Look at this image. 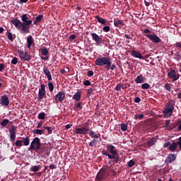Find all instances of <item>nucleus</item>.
<instances>
[{
  "label": "nucleus",
  "instance_id": "f257e3e1",
  "mask_svg": "<svg viewBox=\"0 0 181 181\" xmlns=\"http://www.w3.org/2000/svg\"><path fill=\"white\" fill-rule=\"evenodd\" d=\"M21 21L18 18H13L11 21V23L20 30L21 33H29L30 30V25L33 22L32 19H30V16L29 14H23L21 16Z\"/></svg>",
  "mask_w": 181,
  "mask_h": 181
},
{
  "label": "nucleus",
  "instance_id": "f03ea898",
  "mask_svg": "<svg viewBox=\"0 0 181 181\" xmlns=\"http://www.w3.org/2000/svg\"><path fill=\"white\" fill-rule=\"evenodd\" d=\"M111 58L108 57H98L95 61V64L100 67H104L105 66L106 70H110Z\"/></svg>",
  "mask_w": 181,
  "mask_h": 181
},
{
  "label": "nucleus",
  "instance_id": "7ed1b4c3",
  "mask_svg": "<svg viewBox=\"0 0 181 181\" xmlns=\"http://www.w3.org/2000/svg\"><path fill=\"white\" fill-rule=\"evenodd\" d=\"M173 110H175V103L173 100H170L166 104L165 109L163 112L164 114V118H169L172 117Z\"/></svg>",
  "mask_w": 181,
  "mask_h": 181
},
{
  "label": "nucleus",
  "instance_id": "20e7f679",
  "mask_svg": "<svg viewBox=\"0 0 181 181\" xmlns=\"http://www.w3.org/2000/svg\"><path fill=\"white\" fill-rule=\"evenodd\" d=\"M90 131V127H88V123L86 122L83 124L82 127H76L74 131V135H86Z\"/></svg>",
  "mask_w": 181,
  "mask_h": 181
},
{
  "label": "nucleus",
  "instance_id": "39448f33",
  "mask_svg": "<svg viewBox=\"0 0 181 181\" xmlns=\"http://www.w3.org/2000/svg\"><path fill=\"white\" fill-rule=\"evenodd\" d=\"M110 176V173L106 168H101L96 175V181L105 180Z\"/></svg>",
  "mask_w": 181,
  "mask_h": 181
},
{
  "label": "nucleus",
  "instance_id": "423d86ee",
  "mask_svg": "<svg viewBox=\"0 0 181 181\" xmlns=\"http://www.w3.org/2000/svg\"><path fill=\"white\" fill-rule=\"evenodd\" d=\"M29 149H33V151H41L42 143H40V139L35 137L30 144Z\"/></svg>",
  "mask_w": 181,
  "mask_h": 181
},
{
  "label": "nucleus",
  "instance_id": "0eeeda50",
  "mask_svg": "<svg viewBox=\"0 0 181 181\" xmlns=\"http://www.w3.org/2000/svg\"><path fill=\"white\" fill-rule=\"evenodd\" d=\"M102 155H104V156H107L108 159H113L112 162L114 163H118L119 160H121V157H119V155L117 154L115 156H111V154L108 153V151L107 150L102 151Z\"/></svg>",
  "mask_w": 181,
  "mask_h": 181
},
{
  "label": "nucleus",
  "instance_id": "6e6552de",
  "mask_svg": "<svg viewBox=\"0 0 181 181\" xmlns=\"http://www.w3.org/2000/svg\"><path fill=\"white\" fill-rule=\"evenodd\" d=\"M17 52L19 54L20 59L24 62H30L32 59V57L28 52H24L22 49H18Z\"/></svg>",
  "mask_w": 181,
  "mask_h": 181
},
{
  "label": "nucleus",
  "instance_id": "1a4fd4ad",
  "mask_svg": "<svg viewBox=\"0 0 181 181\" xmlns=\"http://www.w3.org/2000/svg\"><path fill=\"white\" fill-rule=\"evenodd\" d=\"M66 98V93L63 91H59L55 95V103L57 104L58 103H63V100Z\"/></svg>",
  "mask_w": 181,
  "mask_h": 181
},
{
  "label": "nucleus",
  "instance_id": "9d476101",
  "mask_svg": "<svg viewBox=\"0 0 181 181\" xmlns=\"http://www.w3.org/2000/svg\"><path fill=\"white\" fill-rule=\"evenodd\" d=\"M168 78H172L173 83L179 80V74L176 73V71L172 69L170 72L168 73Z\"/></svg>",
  "mask_w": 181,
  "mask_h": 181
},
{
  "label": "nucleus",
  "instance_id": "9b49d317",
  "mask_svg": "<svg viewBox=\"0 0 181 181\" xmlns=\"http://www.w3.org/2000/svg\"><path fill=\"white\" fill-rule=\"evenodd\" d=\"M146 37L149 39L151 42L153 43H160L162 42V40L158 37V35L153 34V35H145Z\"/></svg>",
  "mask_w": 181,
  "mask_h": 181
},
{
  "label": "nucleus",
  "instance_id": "f8f14e48",
  "mask_svg": "<svg viewBox=\"0 0 181 181\" xmlns=\"http://www.w3.org/2000/svg\"><path fill=\"white\" fill-rule=\"evenodd\" d=\"M109 152L111 155V156L118 155V153L117 152V148H115V146H113L112 144H108L107 146V151Z\"/></svg>",
  "mask_w": 181,
  "mask_h": 181
},
{
  "label": "nucleus",
  "instance_id": "ddd939ff",
  "mask_svg": "<svg viewBox=\"0 0 181 181\" xmlns=\"http://www.w3.org/2000/svg\"><path fill=\"white\" fill-rule=\"evenodd\" d=\"M9 98L6 95H4L0 98V104L1 105H4L5 107H8L9 105Z\"/></svg>",
  "mask_w": 181,
  "mask_h": 181
},
{
  "label": "nucleus",
  "instance_id": "4468645a",
  "mask_svg": "<svg viewBox=\"0 0 181 181\" xmlns=\"http://www.w3.org/2000/svg\"><path fill=\"white\" fill-rule=\"evenodd\" d=\"M10 133V141L13 144L15 142V138H16V127H12L9 131Z\"/></svg>",
  "mask_w": 181,
  "mask_h": 181
},
{
  "label": "nucleus",
  "instance_id": "2eb2a0df",
  "mask_svg": "<svg viewBox=\"0 0 181 181\" xmlns=\"http://www.w3.org/2000/svg\"><path fill=\"white\" fill-rule=\"evenodd\" d=\"M90 35L92 36V40H94L97 45H101V43H103V38L97 33H92Z\"/></svg>",
  "mask_w": 181,
  "mask_h": 181
},
{
  "label": "nucleus",
  "instance_id": "dca6fc26",
  "mask_svg": "<svg viewBox=\"0 0 181 181\" xmlns=\"http://www.w3.org/2000/svg\"><path fill=\"white\" fill-rule=\"evenodd\" d=\"M156 142H158V138L151 137L147 141V146H148V148H151V146H153V145H156Z\"/></svg>",
  "mask_w": 181,
  "mask_h": 181
},
{
  "label": "nucleus",
  "instance_id": "f3484780",
  "mask_svg": "<svg viewBox=\"0 0 181 181\" xmlns=\"http://www.w3.org/2000/svg\"><path fill=\"white\" fill-rule=\"evenodd\" d=\"M176 160V156L175 154H169L165 160V163L169 164L172 163V162Z\"/></svg>",
  "mask_w": 181,
  "mask_h": 181
},
{
  "label": "nucleus",
  "instance_id": "a211bd4d",
  "mask_svg": "<svg viewBox=\"0 0 181 181\" xmlns=\"http://www.w3.org/2000/svg\"><path fill=\"white\" fill-rule=\"evenodd\" d=\"M33 43H35V40H33V37H32V35L28 36L27 37V47H28V49H30Z\"/></svg>",
  "mask_w": 181,
  "mask_h": 181
},
{
  "label": "nucleus",
  "instance_id": "6ab92c4d",
  "mask_svg": "<svg viewBox=\"0 0 181 181\" xmlns=\"http://www.w3.org/2000/svg\"><path fill=\"white\" fill-rule=\"evenodd\" d=\"M131 54L133 56V57H136V59H144L142 54L136 50H132L131 52Z\"/></svg>",
  "mask_w": 181,
  "mask_h": 181
},
{
  "label": "nucleus",
  "instance_id": "aec40b11",
  "mask_svg": "<svg viewBox=\"0 0 181 181\" xmlns=\"http://www.w3.org/2000/svg\"><path fill=\"white\" fill-rule=\"evenodd\" d=\"M145 80H146V78L143 77L142 75H139L134 80L135 83L136 84H141L142 83H145Z\"/></svg>",
  "mask_w": 181,
  "mask_h": 181
},
{
  "label": "nucleus",
  "instance_id": "412c9836",
  "mask_svg": "<svg viewBox=\"0 0 181 181\" xmlns=\"http://www.w3.org/2000/svg\"><path fill=\"white\" fill-rule=\"evenodd\" d=\"M43 73L48 78V81H52V74H50V71H49L47 67L43 69Z\"/></svg>",
  "mask_w": 181,
  "mask_h": 181
},
{
  "label": "nucleus",
  "instance_id": "4be33fe9",
  "mask_svg": "<svg viewBox=\"0 0 181 181\" xmlns=\"http://www.w3.org/2000/svg\"><path fill=\"white\" fill-rule=\"evenodd\" d=\"M95 19H97L98 23H101V25H107V20L100 17V16H96Z\"/></svg>",
  "mask_w": 181,
  "mask_h": 181
},
{
  "label": "nucleus",
  "instance_id": "5701e85b",
  "mask_svg": "<svg viewBox=\"0 0 181 181\" xmlns=\"http://www.w3.org/2000/svg\"><path fill=\"white\" fill-rule=\"evenodd\" d=\"M124 21L122 20H115L114 21V25L115 28H119L120 26H124Z\"/></svg>",
  "mask_w": 181,
  "mask_h": 181
},
{
  "label": "nucleus",
  "instance_id": "b1692460",
  "mask_svg": "<svg viewBox=\"0 0 181 181\" xmlns=\"http://www.w3.org/2000/svg\"><path fill=\"white\" fill-rule=\"evenodd\" d=\"M72 98L75 100V101H80V100H81V93L80 91L76 92Z\"/></svg>",
  "mask_w": 181,
  "mask_h": 181
},
{
  "label": "nucleus",
  "instance_id": "393cba45",
  "mask_svg": "<svg viewBox=\"0 0 181 181\" xmlns=\"http://www.w3.org/2000/svg\"><path fill=\"white\" fill-rule=\"evenodd\" d=\"M43 98H46V92L39 91L37 100L40 101V100H43Z\"/></svg>",
  "mask_w": 181,
  "mask_h": 181
},
{
  "label": "nucleus",
  "instance_id": "a878e982",
  "mask_svg": "<svg viewBox=\"0 0 181 181\" xmlns=\"http://www.w3.org/2000/svg\"><path fill=\"white\" fill-rule=\"evenodd\" d=\"M176 148H177V143L173 142V144L170 145L168 149L173 152V151H176Z\"/></svg>",
  "mask_w": 181,
  "mask_h": 181
},
{
  "label": "nucleus",
  "instance_id": "bb28decb",
  "mask_svg": "<svg viewBox=\"0 0 181 181\" xmlns=\"http://www.w3.org/2000/svg\"><path fill=\"white\" fill-rule=\"evenodd\" d=\"M22 142L23 143L24 146H29V144H30V141L29 140V136L23 138Z\"/></svg>",
  "mask_w": 181,
  "mask_h": 181
},
{
  "label": "nucleus",
  "instance_id": "cd10ccee",
  "mask_svg": "<svg viewBox=\"0 0 181 181\" xmlns=\"http://www.w3.org/2000/svg\"><path fill=\"white\" fill-rule=\"evenodd\" d=\"M42 19H43V15H39L37 16L34 21V25H37L39 22H42Z\"/></svg>",
  "mask_w": 181,
  "mask_h": 181
},
{
  "label": "nucleus",
  "instance_id": "c85d7f7f",
  "mask_svg": "<svg viewBox=\"0 0 181 181\" xmlns=\"http://www.w3.org/2000/svg\"><path fill=\"white\" fill-rule=\"evenodd\" d=\"M33 134H37V135H43V134H45V129H35L33 131Z\"/></svg>",
  "mask_w": 181,
  "mask_h": 181
},
{
  "label": "nucleus",
  "instance_id": "c756f323",
  "mask_svg": "<svg viewBox=\"0 0 181 181\" xmlns=\"http://www.w3.org/2000/svg\"><path fill=\"white\" fill-rule=\"evenodd\" d=\"M41 54L42 56H47L49 54V50H47V48L45 47L41 49Z\"/></svg>",
  "mask_w": 181,
  "mask_h": 181
},
{
  "label": "nucleus",
  "instance_id": "7c9ffc66",
  "mask_svg": "<svg viewBox=\"0 0 181 181\" xmlns=\"http://www.w3.org/2000/svg\"><path fill=\"white\" fill-rule=\"evenodd\" d=\"M120 129L121 131H123V132H125V131H127L128 129V125L127 124H120Z\"/></svg>",
  "mask_w": 181,
  "mask_h": 181
},
{
  "label": "nucleus",
  "instance_id": "2f4dec72",
  "mask_svg": "<svg viewBox=\"0 0 181 181\" xmlns=\"http://www.w3.org/2000/svg\"><path fill=\"white\" fill-rule=\"evenodd\" d=\"M9 124V119H4L1 122V127H6Z\"/></svg>",
  "mask_w": 181,
  "mask_h": 181
},
{
  "label": "nucleus",
  "instance_id": "473e14b6",
  "mask_svg": "<svg viewBox=\"0 0 181 181\" xmlns=\"http://www.w3.org/2000/svg\"><path fill=\"white\" fill-rule=\"evenodd\" d=\"M48 88L51 93L54 90V85H53V83H48Z\"/></svg>",
  "mask_w": 181,
  "mask_h": 181
},
{
  "label": "nucleus",
  "instance_id": "72a5a7b5",
  "mask_svg": "<svg viewBox=\"0 0 181 181\" xmlns=\"http://www.w3.org/2000/svg\"><path fill=\"white\" fill-rule=\"evenodd\" d=\"M150 88H151V85H149L148 83H143L141 85L142 90H148Z\"/></svg>",
  "mask_w": 181,
  "mask_h": 181
},
{
  "label": "nucleus",
  "instance_id": "f704fd0d",
  "mask_svg": "<svg viewBox=\"0 0 181 181\" xmlns=\"http://www.w3.org/2000/svg\"><path fill=\"white\" fill-rule=\"evenodd\" d=\"M46 113L42 112L38 114V119H45Z\"/></svg>",
  "mask_w": 181,
  "mask_h": 181
},
{
  "label": "nucleus",
  "instance_id": "c9c22d12",
  "mask_svg": "<svg viewBox=\"0 0 181 181\" xmlns=\"http://www.w3.org/2000/svg\"><path fill=\"white\" fill-rule=\"evenodd\" d=\"M175 60H177V62H180V60H181V55H180V54H179V52H177L175 54Z\"/></svg>",
  "mask_w": 181,
  "mask_h": 181
},
{
  "label": "nucleus",
  "instance_id": "e433bc0d",
  "mask_svg": "<svg viewBox=\"0 0 181 181\" xmlns=\"http://www.w3.org/2000/svg\"><path fill=\"white\" fill-rule=\"evenodd\" d=\"M144 114H140V115H134V119H144Z\"/></svg>",
  "mask_w": 181,
  "mask_h": 181
},
{
  "label": "nucleus",
  "instance_id": "4c0bfd02",
  "mask_svg": "<svg viewBox=\"0 0 181 181\" xmlns=\"http://www.w3.org/2000/svg\"><path fill=\"white\" fill-rule=\"evenodd\" d=\"M31 169L33 172H39L40 170V167L35 165Z\"/></svg>",
  "mask_w": 181,
  "mask_h": 181
},
{
  "label": "nucleus",
  "instance_id": "58836bf2",
  "mask_svg": "<svg viewBox=\"0 0 181 181\" xmlns=\"http://www.w3.org/2000/svg\"><path fill=\"white\" fill-rule=\"evenodd\" d=\"M97 145V139H94L89 143V146H95Z\"/></svg>",
  "mask_w": 181,
  "mask_h": 181
},
{
  "label": "nucleus",
  "instance_id": "ea45409f",
  "mask_svg": "<svg viewBox=\"0 0 181 181\" xmlns=\"http://www.w3.org/2000/svg\"><path fill=\"white\" fill-rule=\"evenodd\" d=\"M77 108L79 110H83V107L81 106V103H78L75 105L74 110H77Z\"/></svg>",
  "mask_w": 181,
  "mask_h": 181
},
{
  "label": "nucleus",
  "instance_id": "a19ab883",
  "mask_svg": "<svg viewBox=\"0 0 181 181\" xmlns=\"http://www.w3.org/2000/svg\"><path fill=\"white\" fill-rule=\"evenodd\" d=\"M93 91H94V88H90L87 90L88 97H90V95H91V94H93Z\"/></svg>",
  "mask_w": 181,
  "mask_h": 181
},
{
  "label": "nucleus",
  "instance_id": "79ce46f5",
  "mask_svg": "<svg viewBox=\"0 0 181 181\" xmlns=\"http://www.w3.org/2000/svg\"><path fill=\"white\" fill-rule=\"evenodd\" d=\"M7 35H8L7 37H8V40L13 41V35L11 34V33L8 32Z\"/></svg>",
  "mask_w": 181,
  "mask_h": 181
},
{
  "label": "nucleus",
  "instance_id": "37998d69",
  "mask_svg": "<svg viewBox=\"0 0 181 181\" xmlns=\"http://www.w3.org/2000/svg\"><path fill=\"white\" fill-rule=\"evenodd\" d=\"M135 165V161H134V160H130L128 162V167L129 168H132V166H134Z\"/></svg>",
  "mask_w": 181,
  "mask_h": 181
},
{
  "label": "nucleus",
  "instance_id": "c03bdc74",
  "mask_svg": "<svg viewBox=\"0 0 181 181\" xmlns=\"http://www.w3.org/2000/svg\"><path fill=\"white\" fill-rule=\"evenodd\" d=\"M144 36H145V35H151V34H149V33H152V31H151V30H149V29H148V28H146V29H144Z\"/></svg>",
  "mask_w": 181,
  "mask_h": 181
},
{
  "label": "nucleus",
  "instance_id": "a18cd8bd",
  "mask_svg": "<svg viewBox=\"0 0 181 181\" xmlns=\"http://www.w3.org/2000/svg\"><path fill=\"white\" fill-rule=\"evenodd\" d=\"M39 91L46 92V86L44 83L41 84V88Z\"/></svg>",
  "mask_w": 181,
  "mask_h": 181
},
{
  "label": "nucleus",
  "instance_id": "49530a36",
  "mask_svg": "<svg viewBox=\"0 0 181 181\" xmlns=\"http://www.w3.org/2000/svg\"><path fill=\"white\" fill-rule=\"evenodd\" d=\"M23 141H22V140H17L16 141V146H23Z\"/></svg>",
  "mask_w": 181,
  "mask_h": 181
},
{
  "label": "nucleus",
  "instance_id": "de8ad7c7",
  "mask_svg": "<svg viewBox=\"0 0 181 181\" xmlns=\"http://www.w3.org/2000/svg\"><path fill=\"white\" fill-rule=\"evenodd\" d=\"M111 59H110V66H109V70H112V71H113V70H115V69H116V67H117V66H115V64H111Z\"/></svg>",
  "mask_w": 181,
  "mask_h": 181
},
{
  "label": "nucleus",
  "instance_id": "09e8293b",
  "mask_svg": "<svg viewBox=\"0 0 181 181\" xmlns=\"http://www.w3.org/2000/svg\"><path fill=\"white\" fill-rule=\"evenodd\" d=\"M122 88V85H121V84L119 83V84H117V85L115 86V90H116V91H119Z\"/></svg>",
  "mask_w": 181,
  "mask_h": 181
},
{
  "label": "nucleus",
  "instance_id": "8fccbe9b",
  "mask_svg": "<svg viewBox=\"0 0 181 181\" xmlns=\"http://www.w3.org/2000/svg\"><path fill=\"white\" fill-rule=\"evenodd\" d=\"M103 32H110V26L108 25L104 26L103 28Z\"/></svg>",
  "mask_w": 181,
  "mask_h": 181
},
{
  "label": "nucleus",
  "instance_id": "3c124183",
  "mask_svg": "<svg viewBox=\"0 0 181 181\" xmlns=\"http://www.w3.org/2000/svg\"><path fill=\"white\" fill-rule=\"evenodd\" d=\"M11 64H18V58L13 57V59L11 60Z\"/></svg>",
  "mask_w": 181,
  "mask_h": 181
},
{
  "label": "nucleus",
  "instance_id": "603ef678",
  "mask_svg": "<svg viewBox=\"0 0 181 181\" xmlns=\"http://www.w3.org/2000/svg\"><path fill=\"white\" fill-rule=\"evenodd\" d=\"M83 86H88L91 84V82L88 80H86V81L83 82Z\"/></svg>",
  "mask_w": 181,
  "mask_h": 181
},
{
  "label": "nucleus",
  "instance_id": "864d4df0",
  "mask_svg": "<svg viewBox=\"0 0 181 181\" xmlns=\"http://www.w3.org/2000/svg\"><path fill=\"white\" fill-rule=\"evenodd\" d=\"M164 88H165V90H167L168 91H170V90H171V88H170V86L169 85V83H166L164 86Z\"/></svg>",
  "mask_w": 181,
  "mask_h": 181
},
{
  "label": "nucleus",
  "instance_id": "5fc2aeb1",
  "mask_svg": "<svg viewBox=\"0 0 181 181\" xmlns=\"http://www.w3.org/2000/svg\"><path fill=\"white\" fill-rule=\"evenodd\" d=\"M94 76V72L93 71H88L87 74L88 77H93Z\"/></svg>",
  "mask_w": 181,
  "mask_h": 181
},
{
  "label": "nucleus",
  "instance_id": "6e6d98bb",
  "mask_svg": "<svg viewBox=\"0 0 181 181\" xmlns=\"http://www.w3.org/2000/svg\"><path fill=\"white\" fill-rule=\"evenodd\" d=\"M170 141L165 142L163 145V148H168L170 146Z\"/></svg>",
  "mask_w": 181,
  "mask_h": 181
},
{
  "label": "nucleus",
  "instance_id": "4d7b16f0",
  "mask_svg": "<svg viewBox=\"0 0 181 181\" xmlns=\"http://www.w3.org/2000/svg\"><path fill=\"white\" fill-rule=\"evenodd\" d=\"M45 129L48 130V134H52V132H53V131L52 130V127H45Z\"/></svg>",
  "mask_w": 181,
  "mask_h": 181
},
{
  "label": "nucleus",
  "instance_id": "13d9d810",
  "mask_svg": "<svg viewBox=\"0 0 181 181\" xmlns=\"http://www.w3.org/2000/svg\"><path fill=\"white\" fill-rule=\"evenodd\" d=\"M76 35L73 34V35H69V39L70 40H74V39H76Z\"/></svg>",
  "mask_w": 181,
  "mask_h": 181
},
{
  "label": "nucleus",
  "instance_id": "bf43d9fd",
  "mask_svg": "<svg viewBox=\"0 0 181 181\" xmlns=\"http://www.w3.org/2000/svg\"><path fill=\"white\" fill-rule=\"evenodd\" d=\"M110 172H111V173L112 174V176H117V172H115L114 169L111 168L110 170Z\"/></svg>",
  "mask_w": 181,
  "mask_h": 181
},
{
  "label": "nucleus",
  "instance_id": "052dcab7",
  "mask_svg": "<svg viewBox=\"0 0 181 181\" xmlns=\"http://www.w3.org/2000/svg\"><path fill=\"white\" fill-rule=\"evenodd\" d=\"M169 125H170V120H166L164 127L168 128V127H169Z\"/></svg>",
  "mask_w": 181,
  "mask_h": 181
},
{
  "label": "nucleus",
  "instance_id": "680f3d73",
  "mask_svg": "<svg viewBox=\"0 0 181 181\" xmlns=\"http://www.w3.org/2000/svg\"><path fill=\"white\" fill-rule=\"evenodd\" d=\"M134 103H141V98L136 97L134 99Z\"/></svg>",
  "mask_w": 181,
  "mask_h": 181
},
{
  "label": "nucleus",
  "instance_id": "e2e57ef3",
  "mask_svg": "<svg viewBox=\"0 0 181 181\" xmlns=\"http://www.w3.org/2000/svg\"><path fill=\"white\" fill-rule=\"evenodd\" d=\"M5 69V65L4 64H0V71H2Z\"/></svg>",
  "mask_w": 181,
  "mask_h": 181
},
{
  "label": "nucleus",
  "instance_id": "0e129e2a",
  "mask_svg": "<svg viewBox=\"0 0 181 181\" xmlns=\"http://www.w3.org/2000/svg\"><path fill=\"white\" fill-rule=\"evenodd\" d=\"M43 125V122L40 121L37 126V128H42V126Z\"/></svg>",
  "mask_w": 181,
  "mask_h": 181
},
{
  "label": "nucleus",
  "instance_id": "69168bd1",
  "mask_svg": "<svg viewBox=\"0 0 181 181\" xmlns=\"http://www.w3.org/2000/svg\"><path fill=\"white\" fill-rule=\"evenodd\" d=\"M175 46L176 47H179L180 49H181V42L175 43Z\"/></svg>",
  "mask_w": 181,
  "mask_h": 181
},
{
  "label": "nucleus",
  "instance_id": "338daca9",
  "mask_svg": "<svg viewBox=\"0 0 181 181\" xmlns=\"http://www.w3.org/2000/svg\"><path fill=\"white\" fill-rule=\"evenodd\" d=\"M72 124H66L65 126V129H70V128H71Z\"/></svg>",
  "mask_w": 181,
  "mask_h": 181
},
{
  "label": "nucleus",
  "instance_id": "774afa93",
  "mask_svg": "<svg viewBox=\"0 0 181 181\" xmlns=\"http://www.w3.org/2000/svg\"><path fill=\"white\" fill-rule=\"evenodd\" d=\"M177 145H180L181 144V136L179 137L178 141H177Z\"/></svg>",
  "mask_w": 181,
  "mask_h": 181
}]
</instances>
